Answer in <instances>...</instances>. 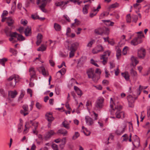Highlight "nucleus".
Masks as SVG:
<instances>
[{"instance_id": "nucleus-1", "label": "nucleus", "mask_w": 150, "mask_h": 150, "mask_svg": "<svg viewBox=\"0 0 150 150\" xmlns=\"http://www.w3.org/2000/svg\"><path fill=\"white\" fill-rule=\"evenodd\" d=\"M8 81H12L10 83V85L12 87H14L16 83L19 80V76L17 75H13L10 76L8 79Z\"/></svg>"}, {"instance_id": "nucleus-2", "label": "nucleus", "mask_w": 150, "mask_h": 150, "mask_svg": "<svg viewBox=\"0 0 150 150\" xmlns=\"http://www.w3.org/2000/svg\"><path fill=\"white\" fill-rule=\"evenodd\" d=\"M109 31V30L108 28L105 27H102L95 29L94 32L97 35H102L104 33L105 34L107 33Z\"/></svg>"}, {"instance_id": "nucleus-3", "label": "nucleus", "mask_w": 150, "mask_h": 150, "mask_svg": "<svg viewBox=\"0 0 150 150\" xmlns=\"http://www.w3.org/2000/svg\"><path fill=\"white\" fill-rule=\"evenodd\" d=\"M104 99L103 97H100L98 98L96 100L95 107L97 109H101L103 106V103Z\"/></svg>"}, {"instance_id": "nucleus-4", "label": "nucleus", "mask_w": 150, "mask_h": 150, "mask_svg": "<svg viewBox=\"0 0 150 150\" xmlns=\"http://www.w3.org/2000/svg\"><path fill=\"white\" fill-rule=\"evenodd\" d=\"M86 73L89 78H92L93 80L95 81L96 75L94 73V70L93 69L91 68L87 70Z\"/></svg>"}, {"instance_id": "nucleus-5", "label": "nucleus", "mask_w": 150, "mask_h": 150, "mask_svg": "<svg viewBox=\"0 0 150 150\" xmlns=\"http://www.w3.org/2000/svg\"><path fill=\"white\" fill-rule=\"evenodd\" d=\"M104 50V48L101 45H98L92 50V53L93 54H97L98 52H103Z\"/></svg>"}, {"instance_id": "nucleus-6", "label": "nucleus", "mask_w": 150, "mask_h": 150, "mask_svg": "<svg viewBox=\"0 0 150 150\" xmlns=\"http://www.w3.org/2000/svg\"><path fill=\"white\" fill-rule=\"evenodd\" d=\"M68 50L70 51L69 57L72 58L74 56L75 53V44H72L70 47L68 48Z\"/></svg>"}, {"instance_id": "nucleus-7", "label": "nucleus", "mask_w": 150, "mask_h": 150, "mask_svg": "<svg viewBox=\"0 0 150 150\" xmlns=\"http://www.w3.org/2000/svg\"><path fill=\"white\" fill-rule=\"evenodd\" d=\"M145 51V50L143 48L139 50L138 52V57L140 58H144L146 54Z\"/></svg>"}, {"instance_id": "nucleus-8", "label": "nucleus", "mask_w": 150, "mask_h": 150, "mask_svg": "<svg viewBox=\"0 0 150 150\" xmlns=\"http://www.w3.org/2000/svg\"><path fill=\"white\" fill-rule=\"evenodd\" d=\"M54 134V132L53 130H50L49 131L44 135V137L45 139L46 140H47L50 138Z\"/></svg>"}, {"instance_id": "nucleus-9", "label": "nucleus", "mask_w": 150, "mask_h": 150, "mask_svg": "<svg viewBox=\"0 0 150 150\" xmlns=\"http://www.w3.org/2000/svg\"><path fill=\"white\" fill-rule=\"evenodd\" d=\"M6 23L8 26L12 27L14 23V20L11 17H7Z\"/></svg>"}, {"instance_id": "nucleus-10", "label": "nucleus", "mask_w": 150, "mask_h": 150, "mask_svg": "<svg viewBox=\"0 0 150 150\" xmlns=\"http://www.w3.org/2000/svg\"><path fill=\"white\" fill-rule=\"evenodd\" d=\"M18 94V92L16 90L11 91H8V96L11 98H15Z\"/></svg>"}, {"instance_id": "nucleus-11", "label": "nucleus", "mask_w": 150, "mask_h": 150, "mask_svg": "<svg viewBox=\"0 0 150 150\" xmlns=\"http://www.w3.org/2000/svg\"><path fill=\"white\" fill-rule=\"evenodd\" d=\"M142 42V40H139L137 38H136L131 41V44L132 45H136L138 44L141 43Z\"/></svg>"}, {"instance_id": "nucleus-12", "label": "nucleus", "mask_w": 150, "mask_h": 150, "mask_svg": "<svg viewBox=\"0 0 150 150\" xmlns=\"http://www.w3.org/2000/svg\"><path fill=\"white\" fill-rule=\"evenodd\" d=\"M69 3V1H57L55 3V5L57 6H60L62 5L64 6Z\"/></svg>"}, {"instance_id": "nucleus-13", "label": "nucleus", "mask_w": 150, "mask_h": 150, "mask_svg": "<svg viewBox=\"0 0 150 150\" xmlns=\"http://www.w3.org/2000/svg\"><path fill=\"white\" fill-rule=\"evenodd\" d=\"M85 120L86 124L88 125H91L93 123V120L88 116L85 117Z\"/></svg>"}, {"instance_id": "nucleus-14", "label": "nucleus", "mask_w": 150, "mask_h": 150, "mask_svg": "<svg viewBox=\"0 0 150 150\" xmlns=\"http://www.w3.org/2000/svg\"><path fill=\"white\" fill-rule=\"evenodd\" d=\"M45 116L49 122H51L54 120V118L51 112L47 113L45 115Z\"/></svg>"}, {"instance_id": "nucleus-15", "label": "nucleus", "mask_w": 150, "mask_h": 150, "mask_svg": "<svg viewBox=\"0 0 150 150\" xmlns=\"http://www.w3.org/2000/svg\"><path fill=\"white\" fill-rule=\"evenodd\" d=\"M39 71L42 72V75L44 76H46L48 75V73L47 71H46L45 69L43 66H41L38 68Z\"/></svg>"}, {"instance_id": "nucleus-16", "label": "nucleus", "mask_w": 150, "mask_h": 150, "mask_svg": "<svg viewBox=\"0 0 150 150\" xmlns=\"http://www.w3.org/2000/svg\"><path fill=\"white\" fill-rule=\"evenodd\" d=\"M24 32L26 36H30L31 34V28L29 27H27L25 28Z\"/></svg>"}, {"instance_id": "nucleus-17", "label": "nucleus", "mask_w": 150, "mask_h": 150, "mask_svg": "<svg viewBox=\"0 0 150 150\" xmlns=\"http://www.w3.org/2000/svg\"><path fill=\"white\" fill-rule=\"evenodd\" d=\"M115 115L116 116V117L117 118H120L122 116L123 118H124L125 117L124 112L123 111H116L115 113Z\"/></svg>"}, {"instance_id": "nucleus-18", "label": "nucleus", "mask_w": 150, "mask_h": 150, "mask_svg": "<svg viewBox=\"0 0 150 150\" xmlns=\"http://www.w3.org/2000/svg\"><path fill=\"white\" fill-rule=\"evenodd\" d=\"M31 78H34L35 77L36 72L34 68L31 67L29 70Z\"/></svg>"}, {"instance_id": "nucleus-19", "label": "nucleus", "mask_w": 150, "mask_h": 150, "mask_svg": "<svg viewBox=\"0 0 150 150\" xmlns=\"http://www.w3.org/2000/svg\"><path fill=\"white\" fill-rule=\"evenodd\" d=\"M30 123L34 127L35 129H33V132L34 134L36 133V130L37 128L38 125V122H35L33 123V121L32 120L30 121Z\"/></svg>"}, {"instance_id": "nucleus-20", "label": "nucleus", "mask_w": 150, "mask_h": 150, "mask_svg": "<svg viewBox=\"0 0 150 150\" xmlns=\"http://www.w3.org/2000/svg\"><path fill=\"white\" fill-rule=\"evenodd\" d=\"M42 38V36L41 34L39 33L38 34L37 37V41L36 42L37 45H39L41 43Z\"/></svg>"}, {"instance_id": "nucleus-21", "label": "nucleus", "mask_w": 150, "mask_h": 150, "mask_svg": "<svg viewBox=\"0 0 150 150\" xmlns=\"http://www.w3.org/2000/svg\"><path fill=\"white\" fill-rule=\"evenodd\" d=\"M57 133L62 134L64 136H66L67 135V132L64 129H61L58 130Z\"/></svg>"}, {"instance_id": "nucleus-22", "label": "nucleus", "mask_w": 150, "mask_h": 150, "mask_svg": "<svg viewBox=\"0 0 150 150\" xmlns=\"http://www.w3.org/2000/svg\"><path fill=\"white\" fill-rule=\"evenodd\" d=\"M132 98L131 97V95H129L127 97V99L128 100V103H129V107H133L134 106L133 104V103L134 102L132 101H130V98Z\"/></svg>"}, {"instance_id": "nucleus-23", "label": "nucleus", "mask_w": 150, "mask_h": 150, "mask_svg": "<svg viewBox=\"0 0 150 150\" xmlns=\"http://www.w3.org/2000/svg\"><path fill=\"white\" fill-rule=\"evenodd\" d=\"M76 93L79 97H80L83 95V93L82 91L78 87L76 86Z\"/></svg>"}, {"instance_id": "nucleus-24", "label": "nucleus", "mask_w": 150, "mask_h": 150, "mask_svg": "<svg viewBox=\"0 0 150 150\" xmlns=\"http://www.w3.org/2000/svg\"><path fill=\"white\" fill-rule=\"evenodd\" d=\"M131 60L132 62V64L133 67H135L138 63V61L133 56L131 57Z\"/></svg>"}, {"instance_id": "nucleus-25", "label": "nucleus", "mask_w": 150, "mask_h": 150, "mask_svg": "<svg viewBox=\"0 0 150 150\" xmlns=\"http://www.w3.org/2000/svg\"><path fill=\"white\" fill-rule=\"evenodd\" d=\"M148 86H142L141 85H140L139 87V89L137 90V94L138 96H139L140 95L141 93V91L143 89H146L147 88Z\"/></svg>"}, {"instance_id": "nucleus-26", "label": "nucleus", "mask_w": 150, "mask_h": 150, "mask_svg": "<svg viewBox=\"0 0 150 150\" xmlns=\"http://www.w3.org/2000/svg\"><path fill=\"white\" fill-rule=\"evenodd\" d=\"M86 57L85 56H82L79 60L78 64L80 63L83 64L86 61Z\"/></svg>"}, {"instance_id": "nucleus-27", "label": "nucleus", "mask_w": 150, "mask_h": 150, "mask_svg": "<svg viewBox=\"0 0 150 150\" xmlns=\"http://www.w3.org/2000/svg\"><path fill=\"white\" fill-rule=\"evenodd\" d=\"M12 27H11V28H10L7 27L5 28L4 30V32L7 36H8V35H9L11 32V30L12 29Z\"/></svg>"}, {"instance_id": "nucleus-28", "label": "nucleus", "mask_w": 150, "mask_h": 150, "mask_svg": "<svg viewBox=\"0 0 150 150\" xmlns=\"http://www.w3.org/2000/svg\"><path fill=\"white\" fill-rule=\"evenodd\" d=\"M54 27L55 29L57 31H60L61 29V26L57 23H54Z\"/></svg>"}, {"instance_id": "nucleus-29", "label": "nucleus", "mask_w": 150, "mask_h": 150, "mask_svg": "<svg viewBox=\"0 0 150 150\" xmlns=\"http://www.w3.org/2000/svg\"><path fill=\"white\" fill-rule=\"evenodd\" d=\"M83 107V105L81 102L80 103L79 105H77V107L76 108V112L78 114L80 113V110L81 108H82Z\"/></svg>"}, {"instance_id": "nucleus-30", "label": "nucleus", "mask_w": 150, "mask_h": 150, "mask_svg": "<svg viewBox=\"0 0 150 150\" xmlns=\"http://www.w3.org/2000/svg\"><path fill=\"white\" fill-rule=\"evenodd\" d=\"M125 131V129L124 128H122V129H119L115 131V133L117 135H121Z\"/></svg>"}, {"instance_id": "nucleus-31", "label": "nucleus", "mask_w": 150, "mask_h": 150, "mask_svg": "<svg viewBox=\"0 0 150 150\" xmlns=\"http://www.w3.org/2000/svg\"><path fill=\"white\" fill-rule=\"evenodd\" d=\"M90 6L89 4H86L84 5L83 8V12L84 14H86L88 13V9Z\"/></svg>"}, {"instance_id": "nucleus-32", "label": "nucleus", "mask_w": 150, "mask_h": 150, "mask_svg": "<svg viewBox=\"0 0 150 150\" xmlns=\"http://www.w3.org/2000/svg\"><path fill=\"white\" fill-rule=\"evenodd\" d=\"M75 83V80L73 78H72L69 81L68 84V87L71 88Z\"/></svg>"}, {"instance_id": "nucleus-33", "label": "nucleus", "mask_w": 150, "mask_h": 150, "mask_svg": "<svg viewBox=\"0 0 150 150\" xmlns=\"http://www.w3.org/2000/svg\"><path fill=\"white\" fill-rule=\"evenodd\" d=\"M66 138L65 137H64L62 139H61L60 142H61V144L60 145V147L62 149L66 143Z\"/></svg>"}, {"instance_id": "nucleus-34", "label": "nucleus", "mask_w": 150, "mask_h": 150, "mask_svg": "<svg viewBox=\"0 0 150 150\" xmlns=\"http://www.w3.org/2000/svg\"><path fill=\"white\" fill-rule=\"evenodd\" d=\"M101 8V6L100 4H99L97 8H95V7H93L91 9V12H93L95 13H97L99 11V9Z\"/></svg>"}, {"instance_id": "nucleus-35", "label": "nucleus", "mask_w": 150, "mask_h": 150, "mask_svg": "<svg viewBox=\"0 0 150 150\" xmlns=\"http://www.w3.org/2000/svg\"><path fill=\"white\" fill-rule=\"evenodd\" d=\"M114 105H115V108H113L112 110L114 111L116 110L117 111L121 112V110L122 109V106L121 105H116L115 104H114Z\"/></svg>"}, {"instance_id": "nucleus-36", "label": "nucleus", "mask_w": 150, "mask_h": 150, "mask_svg": "<svg viewBox=\"0 0 150 150\" xmlns=\"http://www.w3.org/2000/svg\"><path fill=\"white\" fill-rule=\"evenodd\" d=\"M122 76L127 81H128L129 79V76L127 72L122 73Z\"/></svg>"}, {"instance_id": "nucleus-37", "label": "nucleus", "mask_w": 150, "mask_h": 150, "mask_svg": "<svg viewBox=\"0 0 150 150\" xmlns=\"http://www.w3.org/2000/svg\"><path fill=\"white\" fill-rule=\"evenodd\" d=\"M105 55H102L100 57V59H103V63L104 65L106 64L108 59V57H105Z\"/></svg>"}, {"instance_id": "nucleus-38", "label": "nucleus", "mask_w": 150, "mask_h": 150, "mask_svg": "<svg viewBox=\"0 0 150 150\" xmlns=\"http://www.w3.org/2000/svg\"><path fill=\"white\" fill-rule=\"evenodd\" d=\"M62 124L64 127L67 129H69L70 128L69 124L66 120H65L64 121L62 122Z\"/></svg>"}, {"instance_id": "nucleus-39", "label": "nucleus", "mask_w": 150, "mask_h": 150, "mask_svg": "<svg viewBox=\"0 0 150 150\" xmlns=\"http://www.w3.org/2000/svg\"><path fill=\"white\" fill-rule=\"evenodd\" d=\"M46 46L42 45L37 50L38 51H43L46 50Z\"/></svg>"}, {"instance_id": "nucleus-40", "label": "nucleus", "mask_w": 150, "mask_h": 150, "mask_svg": "<svg viewBox=\"0 0 150 150\" xmlns=\"http://www.w3.org/2000/svg\"><path fill=\"white\" fill-rule=\"evenodd\" d=\"M17 40L20 41H22L25 40V38L21 35L18 34L17 35Z\"/></svg>"}, {"instance_id": "nucleus-41", "label": "nucleus", "mask_w": 150, "mask_h": 150, "mask_svg": "<svg viewBox=\"0 0 150 150\" xmlns=\"http://www.w3.org/2000/svg\"><path fill=\"white\" fill-rule=\"evenodd\" d=\"M25 91L23 90H21V94L20 96H19L18 100L20 101L22 98L25 94Z\"/></svg>"}, {"instance_id": "nucleus-42", "label": "nucleus", "mask_w": 150, "mask_h": 150, "mask_svg": "<svg viewBox=\"0 0 150 150\" xmlns=\"http://www.w3.org/2000/svg\"><path fill=\"white\" fill-rule=\"evenodd\" d=\"M7 61V59L3 58L0 59V64L4 66H5V63Z\"/></svg>"}, {"instance_id": "nucleus-43", "label": "nucleus", "mask_w": 150, "mask_h": 150, "mask_svg": "<svg viewBox=\"0 0 150 150\" xmlns=\"http://www.w3.org/2000/svg\"><path fill=\"white\" fill-rule=\"evenodd\" d=\"M132 18L133 19L132 22L135 23H137L138 20V17L137 16L133 15L132 16Z\"/></svg>"}, {"instance_id": "nucleus-44", "label": "nucleus", "mask_w": 150, "mask_h": 150, "mask_svg": "<svg viewBox=\"0 0 150 150\" xmlns=\"http://www.w3.org/2000/svg\"><path fill=\"white\" fill-rule=\"evenodd\" d=\"M121 55V50L120 49H118L116 52V57L117 59L120 57Z\"/></svg>"}, {"instance_id": "nucleus-45", "label": "nucleus", "mask_w": 150, "mask_h": 150, "mask_svg": "<svg viewBox=\"0 0 150 150\" xmlns=\"http://www.w3.org/2000/svg\"><path fill=\"white\" fill-rule=\"evenodd\" d=\"M18 33H16V32H13V33H11H11L8 35V36H9L11 37H15V38H17V35Z\"/></svg>"}, {"instance_id": "nucleus-46", "label": "nucleus", "mask_w": 150, "mask_h": 150, "mask_svg": "<svg viewBox=\"0 0 150 150\" xmlns=\"http://www.w3.org/2000/svg\"><path fill=\"white\" fill-rule=\"evenodd\" d=\"M29 124H30V121L29 122H27L25 123V128L24 130V133H26L28 132V131H26V130L27 128H28L29 127L28 125Z\"/></svg>"}, {"instance_id": "nucleus-47", "label": "nucleus", "mask_w": 150, "mask_h": 150, "mask_svg": "<svg viewBox=\"0 0 150 150\" xmlns=\"http://www.w3.org/2000/svg\"><path fill=\"white\" fill-rule=\"evenodd\" d=\"M95 40H93L91 41H90L88 44L87 45V47H91L93 44L95 42Z\"/></svg>"}, {"instance_id": "nucleus-48", "label": "nucleus", "mask_w": 150, "mask_h": 150, "mask_svg": "<svg viewBox=\"0 0 150 150\" xmlns=\"http://www.w3.org/2000/svg\"><path fill=\"white\" fill-rule=\"evenodd\" d=\"M126 21L128 23H130L131 22V17L130 14H128L126 17Z\"/></svg>"}, {"instance_id": "nucleus-49", "label": "nucleus", "mask_w": 150, "mask_h": 150, "mask_svg": "<svg viewBox=\"0 0 150 150\" xmlns=\"http://www.w3.org/2000/svg\"><path fill=\"white\" fill-rule=\"evenodd\" d=\"M52 147L54 150H58V146L55 144H53L52 145Z\"/></svg>"}, {"instance_id": "nucleus-50", "label": "nucleus", "mask_w": 150, "mask_h": 150, "mask_svg": "<svg viewBox=\"0 0 150 150\" xmlns=\"http://www.w3.org/2000/svg\"><path fill=\"white\" fill-rule=\"evenodd\" d=\"M35 106L39 110L41 109L42 107V105L39 102H37L36 103Z\"/></svg>"}, {"instance_id": "nucleus-51", "label": "nucleus", "mask_w": 150, "mask_h": 150, "mask_svg": "<svg viewBox=\"0 0 150 150\" xmlns=\"http://www.w3.org/2000/svg\"><path fill=\"white\" fill-rule=\"evenodd\" d=\"M119 4L116 2L115 3L112 4L110 5V8H115L118 6Z\"/></svg>"}, {"instance_id": "nucleus-52", "label": "nucleus", "mask_w": 150, "mask_h": 150, "mask_svg": "<svg viewBox=\"0 0 150 150\" xmlns=\"http://www.w3.org/2000/svg\"><path fill=\"white\" fill-rule=\"evenodd\" d=\"M22 108L25 112L27 111L28 109V106L26 104L23 105L22 106Z\"/></svg>"}, {"instance_id": "nucleus-53", "label": "nucleus", "mask_w": 150, "mask_h": 150, "mask_svg": "<svg viewBox=\"0 0 150 150\" xmlns=\"http://www.w3.org/2000/svg\"><path fill=\"white\" fill-rule=\"evenodd\" d=\"M131 74V75L135 76L137 75V73L136 71H134L133 69H132L130 71Z\"/></svg>"}, {"instance_id": "nucleus-54", "label": "nucleus", "mask_w": 150, "mask_h": 150, "mask_svg": "<svg viewBox=\"0 0 150 150\" xmlns=\"http://www.w3.org/2000/svg\"><path fill=\"white\" fill-rule=\"evenodd\" d=\"M110 52L109 51H107L104 52L103 55H105V57H108L110 55Z\"/></svg>"}, {"instance_id": "nucleus-55", "label": "nucleus", "mask_w": 150, "mask_h": 150, "mask_svg": "<svg viewBox=\"0 0 150 150\" xmlns=\"http://www.w3.org/2000/svg\"><path fill=\"white\" fill-rule=\"evenodd\" d=\"M122 137H124L123 139V141H127L128 139V137L127 134H125L122 136Z\"/></svg>"}, {"instance_id": "nucleus-56", "label": "nucleus", "mask_w": 150, "mask_h": 150, "mask_svg": "<svg viewBox=\"0 0 150 150\" xmlns=\"http://www.w3.org/2000/svg\"><path fill=\"white\" fill-rule=\"evenodd\" d=\"M91 63L97 67H99L98 65L95 63V61L93 59H91Z\"/></svg>"}, {"instance_id": "nucleus-57", "label": "nucleus", "mask_w": 150, "mask_h": 150, "mask_svg": "<svg viewBox=\"0 0 150 150\" xmlns=\"http://www.w3.org/2000/svg\"><path fill=\"white\" fill-rule=\"evenodd\" d=\"M22 126L20 124L18 125V133H20L22 130Z\"/></svg>"}, {"instance_id": "nucleus-58", "label": "nucleus", "mask_w": 150, "mask_h": 150, "mask_svg": "<svg viewBox=\"0 0 150 150\" xmlns=\"http://www.w3.org/2000/svg\"><path fill=\"white\" fill-rule=\"evenodd\" d=\"M128 47L127 46H125L123 49L122 50V53L124 55H125L127 52V49Z\"/></svg>"}, {"instance_id": "nucleus-59", "label": "nucleus", "mask_w": 150, "mask_h": 150, "mask_svg": "<svg viewBox=\"0 0 150 150\" xmlns=\"http://www.w3.org/2000/svg\"><path fill=\"white\" fill-rule=\"evenodd\" d=\"M71 30L70 28L69 27H68L67 28V31H66V35L67 36L68 35H69V33L71 32Z\"/></svg>"}, {"instance_id": "nucleus-60", "label": "nucleus", "mask_w": 150, "mask_h": 150, "mask_svg": "<svg viewBox=\"0 0 150 150\" xmlns=\"http://www.w3.org/2000/svg\"><path fill=\"white\" fill-rule=\"evenodd\" d=\"M42 3L41 5L39 6V8H45L46 6L47 3L45 2H42Z\"/></svg>"}, {"instance_id": "nucleus-61", "label": "nucleus", "mask_w": 150, "mask_h": 150, "mask_svg": "<svg viewBox=\"0 0 150 150\" xmlns=\"http://www.w3.org/2000/svg\"><path fill=\"white\" fill-rule=\"evenodd\" d=\"M63 17L65 19L66 21L68 22H70V20L69 18V17L67 15H64Z\"/></svg>"}, {"instance_id": "nucleus-62", "label": "nucleus", "mask_w": 150, "mask_h": 150, "mask_svg": "<svg viewBox=\"0 0 150 150\" xmlns=\"http://www.w3.org/2000/svg\"><path fill=\"white\" fill-rule=\"evenodd\" d=\"M31 17L34 20L39 19V16L37 15H32Z\"/></svg>"}, {"instance_id": "nucleus-63", "label": "nucleus", "mask_w": 150, "mask_h": 150, "mask_svg": "<svg viewBox=\"0 0 150 150\" xmlns=\"http://www.w3.org/2000/svg\"><path fill=\"white\" fill-rule=\"evenodd\" d=\"M144 36L143 34H139L138 35L137 37H136L139 40H141V39L142 38L144 37Z\"/></svg>"}, {"instance_id": "nucleus-64", "label": "nucleus", "mask_w": 150, "mask_h": 150, "mask_svg": "<svg viewBox=\"0 0 150 150\" xmlns=\"http://www.w3.org/2000/svg\"><path fill=\"white\" fill-rule=\"evenodd\" d=\"M147 116L148 117L150 116V106L147 108Z\"/></svg>"}]
</instances>
